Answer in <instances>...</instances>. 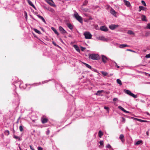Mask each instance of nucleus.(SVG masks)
<instances>
[{
  "label": "nucleus",
  "instance_id": "nucleus-1",
  "mask_svg": "<svg viewBox=\"0 0 150 150\" xmlns=\"http://www.w3.org/2000/svg\"><path fill=\"white\" fill-rule=\"evenodd\" d=\"M74 17L80 23L83 22V20L82 17L79 16L78 13L75 12L74 14Z\"/></svg>",
  "mask_w": 150,
  "mask_h": 150
},
{
  "label": "nucleus",
  "instance_id": "nucleus-2",
  "mask_svg": "<svg viewBox=\"0 0 150 150\" xmlns=\"http://www.w3.org/2000/svg\"><path fill=\"white\" fill-rule=\"evenodd\" d=\"M89 58L93 60H98L99 59V56L94 54H89Z\"/></svg>",
  "mask_w": 150,
  "mask_h": 150
},
{
  "label": "nucleus",
  "instance_id": "nucleus-3",
  "mask_svg": "<svg viewBox=\"0 0 150 150\" xmlns=\"http://www.w3.org/2000/svg\"><path fill=\"white\" fill-rule=\"evenodd\" d=\"M125 92L127 94L132 97L134 98H137V96L136 95H134L129 90H124Z\"/></svg>",
  "mask_w": 150,
  "mask_h": 150
},
{
  "label": "nucleus",
  "instance_id": "nucleus-4",
  "mask_svg": "<svg viewBox=\"0 0 150 150\" xmlns=\"http://www.w3.org/2000/svg\"><path fill=\"white\" fill-rule=\"evenodd\" d=\"M85 38L86 39H90L92 38V35L89 32H86L83 33Z\"/></svg>",
  "mask_w": 150,
  "mask_h": 150
},
{
  "label": "nucleus",
  "instance_id": "nucleus-5",
  "mask_svg": "<svg viewBox=\"0 0 150 150\" xmlns=\"http://www.w3.org/2000/svg\"><path fill=\"white\" fill-rule=\"evenodd\" d=\"M59 29L60 32L63 34L67 33L66 31L61 26L59 27Z\"/></svg>",
  "mask_w": 150,
  "mask_h": 150
},
{
  "label": "nucleus",
  "instance_id": "nucleus-6",
  "mask_svg": "<svg viewBox=\"0 0 150 150\" xmlns=\"http://www.w3.org/2000/svg\"><path fill=\"white\" fill-rule=\"evenodd\" d=\"M97 38L98 40H103L104 41H107L108 40V39L105 38V37L103 36H100L98 37Z\"/></svg>",
  "mask_w": 150,
  "mask_h": 150
},
{
  "label": "nucleus",
  "instance_id": "nucleus-7",
  "mask_svg": "<svg viewBox=\"0 0 150 150\" xmlns=\"http://www.w3.org/2000/svg\"><path fill=\"white\" fill-rule=\"evenodd\" d=\"M118 26V25L112 24L109 26V28L112 30H113Z\"/></svg>",
  "mask_w": 150,
  "mask_h": 150
},
{
  "label": "nucleus",
  "instance_id": "nucleus-8",
  "mask_svg": "<svg viewBox=\"0 0 150 150\" xmlns=\"http://www.w3.org/2000/svg\"><path fill=\"white\" fill-rule=\"evenodd\" d=\"M100 29L103 31L106 32L108 30V28L105 26H102L100 27Z\"/></svg>",
  "mask_w": 150,
  "mask_h": 150
},
{
  "label": "nucleus",
  "instance_id": "nucleus-9",
  "mask_svg": "<svg viewBox=\"0 0 150 150\" xmlns=\"http://www.w3.org/2000/svg\"><path fill=\"white\" fill-rule=\"evenodd\" d=\"M102 59L103 62L105 63L106 62L108 59L104 55H102Z\"/></svg>",
  "mask_w": 150,
  "mask_h": 150
},
{
  "label": "nucleus",
  "instance_id": "nucleus-10",
  "mask_svg": "<svg viewBox=\"0 0 150 150\" xmlns=\"http://www.w3.org/2000/svg\"><path fill=\"white\" fill-rule=\"evenodd\" d=\"M119 139L121 140L122 143H124L125 141V139H124V136L123 134H121L119 137Z\"/></svg>",
  "mask_w": 150,
  "mask_h": 150
},
{
  "label": "nucleus",
  "instance_id": "nucleus-11",
  "mask_svg": "<svg viewBox=\"0 0 150 150\" xmlns=\"http://www.w3.org/2000/svg\"><path fill=\"white\" fill-rule=\"evenodd\" d=\"M123 1L125 3V5L129 7L130 6V4L129 1L126 0H124Z\"/></svg>",
  "mask_w": 150,
  "mask_h": 150
},
{
  "label": "nucleus",
  "instance_id": "nucleus-12",
  "mask_svg": "<svg viewBox=\"0 0 150 150\" xmlns=\"http://www.w3.org/2000/svg\"><path fill=\"white\" fill-rule=\"evenodd\" d=\"M28 4L31 6H32L36 10V8L34 4H33L32 2L30 0H27Z\"/></svg>",
  "mask_w": 150,
  "mask_h": 150
},
{
  "label": "nucleus",
  "instance_id": "nucleus-13",
  "mask_svg": "<svg viewBox=\"0 0 150 150\" xmlns=\"http://www.w3.org/2000/svg\"><path fill=\"white\" fill-rule=\"evenodd\" d=\"M38 18L41 19L45 23H46V21L44 18L42 16H40V15H37Z\"/></svg>",
  "mask_w": 150,
  "mask_h": 150
},
{
  "label": "nucleus",
  "instance_id": "nucleus-14",
  "mask_svg": "<svg viewBox=\"0 0 150 150\" xmlns=\"http://www.w3.org/2000/svg\"><path fill=\"white\" fill-rule=\"evenodd\" d=\"M51 29L54 32L55 34H56L57 35H59V33L55 28L53 27H52L51 28Z\"/></svg>",
  "mask_w": 150,
  "mask_h": 150
},
{
  "label": "nucleus",
  "instance_id": "nucleus-15",
  "mask_svg": "<svg viewBox=\"0 0 150 150\" xmlns=\"http://www.w3.org/2000/svg\"><path fill=\"white\" fill-rule=\"evenodd\" d=\"M42 122L44 124L47 123L48 121V119L46 118H42L41 119Z\"/></svg>",
  "mask_w": 150,
  "mask_h": 150
},
{
  "label": "nucleus",
  "instance_id": "nucleus-16",
  "mask_svg": "<svg viewBox=\"0 0 150 150\" xmlns=\"http://www.w3.org/2000/svg\"><path fill=\"white\" fill-rule=\"evenodd\" d=\"M139 11H141V10H144V11L145 10L146 8H145L144 7H143L142 6H140L139 7Z\"/></svg>",
  "mask_w": 150,
  "mask_h": 150
},
{
  "label": "nucleus",
  "instance_id": "nucleus-17",
  "mask_svg": "<svg viewBox=\"0 0 150 150\" xmlns=\"http://www.w3.org/2000/svg\"><path fill=\"white\" fill-rule=\"evenodd\" d=\"M129 46L127 45L124 44L120 45L119 46V47L120 48H122L125 47H129Z\"/></svg>",
  "mask_w": 150,
  "mask_h": 150
},
{
  "label": "nucleus",
  "instance_id": "nucleus-18",
  "mask_svg": "<svg viewBox=\"0 0 150 150\" xmlns=\"http://www.w3.org/2000/svg\"><path fill=\"white\" fill-rule=\"evenodd\" d=\"M110 13L113 15H115L116 14V12L113 9H111L110 11Z\"/></svg>",
  "mask_w": 150,
  "mask_h": 150
},
{
  "label": "nucleus",
  "instance_id": "nucleus-19",
  "mask_svg": "<svg viewBox=\"0 0 150 150\" xmlns=\"http://www.w3.org/2000/svg\"><path fill=\"white\" fill-rule=\"evenodd\" d=\"M143 143V141L142 140H139L137 141L135 144L136 145H139L141 144H142Z\"/></svg>",
  "mask_w": 150,
  "mask_h": 150
},
{
  "label": "nucleus",
  "instance_id": "nucleus-20",
  "mask_svg": "<svg viewBox=\"0 0 150 150\" xmlns=\"http://www.w3.org/2000/svg\"><path fill=\"white\" fill-rule=\"evenodd\" d=\"M142 21H147L146 16L143 15H142Z\"/></svg>",
  "mask_w": 150,
  "mask_h": 150
},
{
  "label": "nucleus",
  "instance_id": "nucleus-21",
  "mask_svg": "<svg viewBox=\"0 0 150 150\" xmlns=\"http://www.w3.org/2000/svg\"><path fill=\"white\" fill-rule=\"evenodd\" d=\"M103 91L101 90V91H98L96 93V95L98 96H100L101 93H102Z\"/></svg>",
  "mask_w": 150,
  "mask_h": 150
},
{
  "label": "nucleus",
  "instance_id": "nucleus-22",
  "mask_svg": "<svg viewBox=\"0 0 150 150\" xmlns=\"http://www.w3.org/2000/svg\"><path fill=\"white\" fill-rule=\"evenodd\" d=\"M67 26L71 30H72L73 28L72 25L70 23H68L67 24Z\"/></svg>",
  "mask_w": 150,
  "mask_h": 150
},
{
  "label": "nucleus",
  "instance_id": "nucleus-23",
  "mask_svg": "<svg viewBox=\"0 0 150 150\" xmlns=\"http://www.w3.org/2000/svg\"><path fill=\"white\" fill-rule=\"evenodd\" d=\"M83 64H84L86 66V67H87V68H89V69H92V67H91V66H90V65H89L88 64H86V63H84V62H83Z\"/></svg>",
  "mask_w": 150,
  "mask_h": 150
},
{
  "label": "nucleus",
  "instance_id": "nucleus-24",
  "mask_svg": "<svg viewBox=\"0 0 150 150\" xmlns=\"http://www.w3.org/2000/svg\"><path fill=\"white\" fill-rule=\"evenodd\" d=\"M98 134L100 137H101L103 135V133L100 130L99 131Z\"/></svg>",
  "mask_w": 150,
  "mask_h": 150
},
{
  "label": "nucleus",
  "instance_id": "nucleus-25",
  "mask_svg": "<svg viewBox=\"0 0 150 150\" xmlns=\"http://www.w3.org/2000/svg\"><path fill=\"white\" fill-rule=\"evenodd\" d=\"M127 33L129 35H134V33L132 30H129L127 32Z\"/></svg>",
  "mask_w": 150,
  "mask_h": 150
},
{
  "label": "nucleus",
  "instance_id": "nucleus-26",
  "mask_svg": "<svg viewBox=\"0 0 150 150\" xmlns=\"http://www.w3.org/2000/svg\"><path fill=\"white\" fill-rule=\"evenodd\" d=\"M117 82L118 84H120V85H122V82L120 79H117Z\"/></svg>",
  "mask_w": 150,
  "mask_h": 150
},
{
  "label": "nucleus",
  "instance_id": "nucleus-27",
  "mask_svg": "<svg viewBox=\"0 0 150 150\" xmlns=\"http://www.w3.org/2000/svg\"><path fill=\"white\" fill-rule=\"evenodd\" d=\"M34 30L36 33H38V34H41V32L39 30H38L36 29H35V28H34Z\"/></svg>",
  "mask_w": 150,
  "mask_h": 150
},
{
  "label": "nucleus",
  "instance_id": "nucleus-28",
  "mask_svg": "<svg viewBox=\"0 0 150 150\" xmlns=\"http://www.w3.org/2000/svg\"><path fill=\"white\" fill-rule=\"evenodd\" d=\"M101 73L104 76H106L108 74V73L107 72H105L103 71H101Z\"/></svg>",
  "mask_w": 150,
  "mask_h": 150
},
{
  "label": "nucleus",
  "instance_id": "nucleus-29",
  "mask_svg": "<svg viewBox=\"0 0 150 150\" xmlns=\"http://www.w3.org/2000/svg\"><path fill=\"white\" fill-rule=\"evenodd\" d=\"M137 120L138 121H139V122H148L146 120H141V119H137Z\"/></svg>",
  "mask_w": 150,
  "mask_h": 150
},
{
  "label": "nucleus",
  "instance_id": "nucleus-30",
  "mask_svg": "<svg viewBox=\"0 0 150 150\" xmlns=\"http://www.w3.org/2000/svg\"><path fill=\"white\" fill-rule=\"evenodd\" d=\"M4 134L7 136L9 134V131L8 130H5L4 132Z\"/></svg>",
  "mask_w": 150,
  "mask_h": 150
},
{
  "label": "nucleus",
  "instance_id": "nucleus-31",
  "mask_svg": "<svg viewBox=\"0 0 150 150\" xmlns=\"http://www.w3.org/2000/svg\"><path fill=\"white\" fill-rule=\"evenodd\" d=\"M74 47L75 49H76V50L77 51H80L79 49V47H78V46H77L76 45H74Z\"/></svg>",
  "mask_w": 150,
  "mask_h": 150
},
{
  "label": "nucleus",
  "instance_id": "nucleus-32",
  "mask_svg": "<svg viewBox=\"0 0 150 150\" xmlns=\"http://www.w3.org/2000/svg\"><path fill=\"white\" fill-rule=\"evenodd\" d=\"M146 29H150V23H148L146 28Z\"/></svg>",
  "mask_w": 150,
  "mask_h": 150
},
{
  "label": "nucleus",
  "instance_id": "nucleus-33",
  "mask_svg": "<svg viewBox=\"0 0 150 150\" xmlns=\"http://www.w3.org/2000/svg\"><path fill=\"white\" fill-rule=\"evenodd\" d=\"M88 3V1L87 0H85L83 2V5L85 6Z\"/></svg>",
  "mask_w": 150,
  "mask_h": 150
},
{
  "label": "nucleus",
  "instance_id": "nucleus-34",
  "mask_svg": "<svg viewBox=\"0 0 150 150\" xmlns=\"http://www.w3.org/2000/svg\"><path fill=\"white\" fill-rule=\"evenodd\" d=\"M118 108L119 109H120L121 110H122L123 111H124L125 110V109L123 108L121 106H119L118 107Z\"/></svg>",
  "mask_w": 150,
  "mask_h": 150
},
{
  "label": "nucleus",
  "instance_id": "nucleus-35",
  "mask_svg": "<svg viewBox=\"0 0 150 150\" xmlns=\"http://www.w3.org/2000/svg\"><path fill=\"white\" fill-rule=\"evenodd\" d=\"M19 129L20 131L22 132L23 131V128L22 126L21 125L20 126Z\"/></svg>",
  "mask_w": 150,
  "mask_h": 150
},
{
  "label": "nucleus",
  "instance_id": "nucleus-36",
  "mask_svg": "<svg viewBox=\"0 0 150 150\" xmlns=\"http://www.w3.org/2000/svg\"><path fill=\"white\" fill-rule=\"evenodd\" d=\"M150 33L149 32H147L145 33V36H148L150 35Z\"/></svg>",
  "mask_w": 150,
  "mask_h": 150
},
{
  "label": "nucleus",
  "instance_id": "nucleus-37",
  "mask_svg": "<svg viewBox=\"0 0 150 150\" xmlns=\"http://www.w3.org/2000/svg\"><path fill=\"white\" fill-rule=\"evenodd\" d=\"M106 147L109 148H110V149L111 148H112L110 145L109 144H107V145L106 146Z\"/></svg>",
  "mask_w": 150,
  "mask_h": 150
},
{
  "label": "nucleus",
  "instance_id": "nucleus-38",
  "mask_svg": "<svg viewBox=\"0 0 150 150\" xmlns=\"http://www.w3.org/2000/svg\"><path fill=\"white\" fill-rule=\"evenodd\" d=\"M13 137L15 139H18L19 140V139H20V138L18 137L17 136H16V135H14L13 136Z\"/></svg>",
  "mask_w": 150,
  "mask_h": 150
},
{
  "label": "nucleus",
  "instance_id": "nucleus-39",
  "mask_svg": "<svg viewBox=\"0 0 150 150\" xmlns=\"http://www.w3.org/2000/svg\"><path fill=\"white\" fill-rule=\"evenodd\" d=\"M145 57L147 58H150V53L147 54H146Z\"/></svg>",
  "mask_w": 150,
  "mask_h": 150
},
{
  "label": "nucleus",
  "instance_id": "nucleus-40",
  "mask_svg": "<svg viewBox=\"0 0 150 150\" xmlns=\"http://www.w3.org/2000/svg\"><path fill=\"white\" fill-rule=\"evenodd\" d=\"M142 4L145 6H146V3H145V1H142Z\"/></svg>",
  "mask_w": 150,
  "mask_h": 150
},
{
  "label": "nucleus",
  "instance_id": "nucleus-41",
  "mask_svg": "<svg viewBox=\"0 0 150 150\" xmlns=\"http://www.w3.org/2000/svg\"><path fill=\"white\" fill-rule=\"evenodd\" d=\"M99 143L100 145H102L103 144V141H100L99 142Z\"/></svg>",
  "mask_w": 150,
  "mask_h": 150
},
{
  "label": "nucleus",
  "instance_id": "nucleus-42",
  "mask_svg": "<svg viewBox=\"0 0 150 150\" xmlns=\"http://www.w3.org/2000/svg\"><path fill=\"white\" fill-rule=\"evenodd\" d=\"M24 15H25V18H27V12L26 11H25L24 12Z\"/></svg>",
  "mask_w": 150,
  "mask_h": 150
},
{
  "label": "nucleus",
  "instance_id": "nucleus-43",
  "mask_svg": "<svg viewBox=\"0 0 150 150\" xmlns=\"http://www.w3.org/2000/svg\"><path fill=\"white\" fill-rule=\"evenodd\" d=\"M122 121L124 123H125V119L123 117H122Z\"/></svg>",
  "mask_w": 150,
  "mask_h": 150
},
{
  "label": "nucleus",
  "instance_id": "nucleus-44",
  "mask_svg": "<svg viewBox=\"0 0 150 150\" xmlns=\"http://www.w3.org/2000/svg\"><path fill=\"white\" fill-rule=\"evenodd\" d=\"M114 62L115 64V67H117L118 68H119L120 67L117 65L116 63V62Z\"/></svg>",
  "mask_w": 150,
  "mask_h": 150
},
{
  "label": "nucleus",
  "instance_id": "nucleus-45",
  "mask_svg": "<svg viewBox=\"0 0 150 150\" xmlns=\"http://www.w3.org/2000/svg\"><path fill=\"white\" fill-rule=\"evenodd\" d=\"M38 150H43V148L40 146H39L38 148Z\"/></svg>",
  "mask_w": 150,
  "mask_h": 150
},
{
  "label": "nucleus",
  "instance_id": "nucleus-46",
  "mask_svg": "<svg viewBox=\"0 0 150 150\" xmlns=\"http://www.w3.org/2000/svg\"><path fill=\"white\" fill-rule=\"evenodd\" d=\"M52 43L55 46H58L57 45L54 41L52 42Z\"/></svg>",
  "mask_w": 150,
  "mask_h": 150
},
{
  "label": "nucleus",
  "instance_id": "nucleus-47",
  "mask_svg": "<svg viewBox=\"0 0 150 150\" xmlns=\"http://www.w3.org/2000/svg\"><path fill=\"white\" fill-rule=\"evenodd\" d=\"M146 134L147 136H148L149 135V130L148 131L146 132Z\"/></svg>",
  "mask_w": 150,
  "mask_h": 150
},
{
  "label": "nucleus",
  "instance_id": "nucleus-48",
  "mask_svg": "<svg viewBox=\"0 0 150 150\" xmlns=\"http://www.w3.org/2000/svg\"><path fill=\"white\" fill-rule=\"evenodd\" d=\"M131 118L132 119H133V120H137V119H138V118H134V117H131Z\"/></svg>",
  "mask_w": 150,
  "mask_h": 150
},
{
  "label": "nucleus",
  "instance_id": "nucleus-49",
  "mask_svg": "<svg viewBox=\"0 0 150 150\" xmlns=\"http://www.w3.org/2000/svg\"><path fill=\"white\" fill-rule=\"evenodd\" d=\"M123 112L126 113H129V112L126 111L125 109Z\"/></svg>",
  "mask_w": 150,
  "mask_h": 150
},
{
  "label": "nucleus",
  "instance_id": "nucleus-50",
  "mask_svg": "<svg viewBox=\"0 0 150 150\" xmlns=\"http://www.w3.org/2000/svg\"><path fill=\"white\" fill-rule=\"evenodd\" d=\"M50 130H48L47 131V132H46V134H47V135H48L49 133H50Z\"/></svg>",
  "mask_w": 150,
  "mask_h": 150
},
{
  "label": "nucleus",
  "instance_id": "nucleus-51",
  "mask_svg": "<svg viewBox=\"0 0 150 150\" xmlns=\"http://www.w3.org/2000/svg\"><path fill=\"white\" fill-rule=\"evenodd\" d=\"M127 51H131V52H135L133 50H132L130 49H127Z\"/></svg>",
  "mask_w": 150,
  "mask_h": 150
},
{
  "label": "nucleus",
  "instance_id": "nucleus-52",
  "mask_svg": "<svg viewBox=\"0 0 150 150\" xmlns=\"http://www.w3.org/2000/svg\"><path fill=\"white\" fill-rule=\"evenodd\" d=\"M83 10L87 12L88 11V9H87L85 8L84 9H83Z\"/></svg>",
  "mask_w": 150,
  "mask_h": 150
},
{
  "label": "nucleus",
  "instance_id": "nucleus-53",
  "mask_svg": "<svg viewBox=\"0 0 150 150\" xmlns=\"http://www.w3.org/2000/svg\"><path fill=\"white\" fill-rule=\"evenodd\" d=\"M117 100V98H114L113 99V101H115Z\"/></svg>",
  "mask_w": 150,
  "mask_h": 150
},
{
  "label": "nucleus",
  "instance_id": "nucleus-54",
  "mask_svg": "<svg viewBox=\"0 0 150 150\" xmlns=\"http://www.w3.org/2000/svg\"><path fill=\"white\" fill-rule=\"evenodd\" d=\"M85 49V48L83 47H81V50L82 51H83Z\"/></svg>",
  "mask_w": 150,
  "mask_h": 150
},
{
  "label": "nucleus",
  "instance_id": "nucleus-55",
  "mask_svg": "<svg viewBox=\"0 0 150 150\" xmlns=\"http://www.w3.org/2000/svg\"><path fill=\"white\" fill-rule=\"evenodd\" d=\"M104 108L106 110H108L109 109V108L108 107H104Z\"/></svg>",
  "mask_w": 150,
  "mask_h": 150
},
{
  "label": "nucleus",
  "instance_id": "nucleus-56",
  "mask_svg": "<svg viewBox=\"0 0 150 150\" xmlns=\"http://www.w3.org/2000/svg\"><path fill=\"white\" fill-rule=\"evenodd\" d=\"M20 117H19L18 119L17 120V122H16V123H18V122H19V120L20 119Z\"/></svg>",
  "mask_w": 150,
  "mask_h": 150
},
{
  "label": "nucleus",
  "instance_id": "nucleus-57",
  "mask_svg": "<svg viewBox=\"0 0 150 150\" xmlns=\"http://www.w3.org/2000/svg\"><path fill=\"white\" fill-rule=\"evenodd\" d=\"M30 148L32 150L33 149H34L33 148L32 146L31 145L30 146Z\"/></svg>",
  "mask_w": 150,
  "mask_h": 150
},
{
  "label": "nucleus",
  "instance_id": "nucleus-58",
  "mask_svg": "<svg viewBox=\"0 0 150 150\" xmlns=\"http://www.w3.org/2000/svg\"><path fill=\"white\" fill-rule=\"evenodd\" d=\"M145 113H146V114H147V115H150L149 114V113H148V112H145Z\"/></svg>",
  "mask_w": 150,
  "mask_h": 150
},
{
  "label": "nucleus",
  "instance_id": "nucleus-59",
  "mask_svg": "<svg viewBox=\"0 0 150 150\" xmlns=\"http://www.w3.org/2000/svg\"><path fill=\"white\" fill-rule=\"evenodd\" d=\"M89 19L90 20H92V19H93V18H92V17H90L89 18Z\"/></svg>",
  "mask_w": 150,
  "mask_h": 150
},
{
  "label": "nucleus",
  "instance_id": "nucleus-60",
  "mask_svg": "<svg viewBox=\"0 0 150 150\" xmlns=\"http://www.w3.org/2000/svg\"><path fill=\"white\" fill-rule=\"evenodd\" d=\"M41 28L42 31H44V29L43 28Z\"/></svg>",
  "mask_w": 150,
  "mask_h": 150
},
{
  "label": "nucleus",
  "instance_id": "nucleus-61",
  "mask_svg": "<svg viewBox=\"0 0 150 150\" xmlns=\"http://www.w3.org/2000/svg\"><path fill=\"white\" fill-rule=\"evenodd\" d=\"M49 1H52V0H49Z\"/></svg>",
  "mask_w": 150,
  "mask_h": 150
},
{
  "label": "nucleus",
  "instance_id": "nucleus-62",
  "mask_svg": "<svg viewBox=\"0 0 150 150\" xmlns=\"http://www.w3.org/2000/svg\"><path fill=\"white\" fill-rule=\"evenodd\" d=\"M112 75V74H110V75Z\"/></svg>",
  "mask_w": 150,
  "mask_h": 150
},
{
  "label": "nucleus",
  "instance_id": "nucleus-63",
  "mask_svg": "<svg viewBox=\"0 0 150 150\" xmlns=\"http://www.w3.org/2000/svg\"><path fill=\"white\" fill-rule=\"evenodd\" d=\"M149 76H150V74H149Z\"/></svg>",
  "mask_w": 150,
  "mask_h": 150
},
{
  "label": "nucleus",
  "instance_id": "nucleus-64",
  "mask_svg": "<svg viewBox=\"0 0 150 150\" xmlns=\"http://www.w3.org/2000/svg\"><path fill=\"white\" fill-rule=\"evenodd\" d=\"M32 150H35L34 149H33Z\"/></svg>",
  "mask_w": 150,
  "mask_h": 150
}]
</instances>
